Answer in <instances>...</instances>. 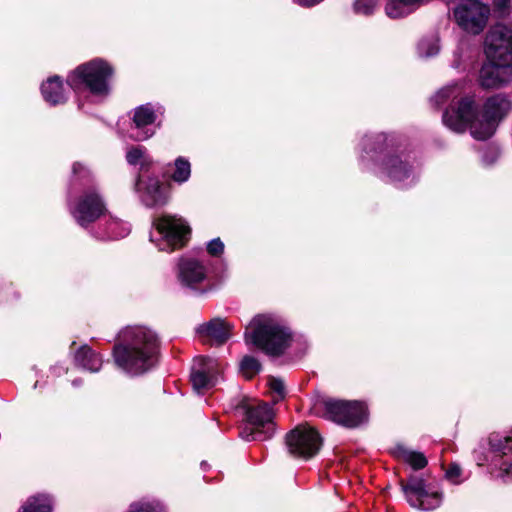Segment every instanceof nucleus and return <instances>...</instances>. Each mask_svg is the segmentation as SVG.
I'll list each match as a JSON object with an SVG mask.
<instances>
[{"label":"nucleus","mask_w":512,"mask_h":512,"mask_svg":"<svg viewBox=\"0 0 512 512\" xmlns=\"http://www.w3.org/2000/svg\"><path fill=\"white\" fill-rule=\"evenodd\" d=\"M512 109V102L502 94L493 95L480 106L475 97L468 95L450 105L442 116L444 125L455 133L469 130L479 141L494 135L501 120Z\"/></svg>","instance_id":"f257e3e1"},{"label":"nucleus","mask_w":512,"mask_h":512,"mask_svg":"<svg viewBox=\"0 0 512 512\" xmlns=\"http://www.w3.org/2000/svg\"><path fill=\"white\" fill-rule=\"evenodd\" d=\"M120 343L115 345V363L130 375H141L157 362L158 337L145 326H129L119 334Z\"/></svg>","instance_id":"f03ea898"},{"label":"nucleus","mask_w":512,"mask_h":512,"mask_svg":"<svg viewBox=\"0 0 512 512\" xmlns=\"http://www.w3.org/2000/svg\"><path fill=\"white\" fill-rule=\"evenodd\" d=\"M363 149L366 155L361 156L362 160L371 159L378 172L398 187H405L414 182L412 166L402 158V155L396 153L393 140L385 134L365 136Z\"/></svg>","instance_id":"7ed1b4c3"},{"label":"nucleus","mask_w":512,"mask_h":512,"mask_svg":"<svg viewBox=\"0 0 512 512\" xmlns=\"http://www.w3.org/2000/svg\"><path fill=\"white\" fill-rule=\"evenodd\" d=\"M245 340L267 355L280 356L290 346L292 332L280 318L261 314L255 316L246 327Z\"/></svg>","instance_id":"20e7f679"},{"label":"nucleus","mask_w":512,"mask_h":512,"mask_svg":"<svg viewBox=\"0 0 512 512\" xmlns=\"http://www.w3.org/2000/svg\"><path fill=\"white\" fill-rule=\"evenodd\" d=\"M113 68L102 59H93L78 66L67 78V83L76 93L89 91L93 96L106 97L110 93L109 79Z\"/></svg>","instance_id":"39448f33"},{"label":"nucleus","mask_w":512,"mask_h":512,"mask_svg":"<svg viewBox=\"0 0 512 512\" xmlns=\"http://www.w3.org/2000/svg\"><path fill=\"white\" fill-rule=\"evenodd\" d=\"M190 234L191 228L184 218L163 214L153 220L150 241L159 251L173 252L188 243Z\"/></svg>","instance_id":"423d86ee"},{"label":"nucleus","mask_w":512,"mask_h":512,"mask_svg":"<svg viewBox=\"0 0 512 512\" xmlns=\"http://www.w3.org/2000/svg\"><path fill=\"white\" fill-rule=\"evenodd\" d=\"M237 409L245 416L246 425L240 435L246 441H264L274 433L273 409L265 402L244 399Z\"/></svg>","instance_id":"0eeeda50"},{"label":"nucleus","mask_w":512,"mask_h":512,"mask_svg":"<svg viewBox=\"0 0 512 512\" xmlns=\"http://www.w3.org/2000/svg\"><path fill=\"white\" fill-rule=\"evenodd\" d=\"M312 411L319 417L347 428H356L368 419L367 407L359 401L321 399L315 402Z\"/></svg>","instance_id":"6e6552de"},{"label":"nucleus","mask_w":512,"mask_h":512,"mask_svg":"<svg viewBox=\"0 0 512 512\" xmlns=\"http://www.w3.org/2000/svg\"><path fill=\"white\" fill-rule=\"evenodd\" d=\"M69 211L80 226L87 227L104 215L106 205L97 187L90 184L69 202Z\"/></svg>","instance_id":"1a4fd4ad"},{"label":"nucleus","mask_w":512,"mask_h":512,"mask_svg":"<svg viewBox=\"0 0 512 512\" xmlns=\"http://www.w3.org/2000/svg\"><path fill=\"white\" fill-rule=\"evenodd\" d=\"M453 16L463 31L471 35H479L489 22L491 7L480 0H464L454 8Z\"/></svg>","instance_id":"9d476101"},{"label":"nucleus","mask_w":512,"mask_h":512,"mask_svg":"<svg viewBox=\"0 0 512 512\" xmlns=\"http://www.w3.org/2000/svg\"><path fill=\"white\" fill-rule=\"evenodd\" d=\"M286 445L292 456L307 460L318 453L322 439L314 428L300 425L286 435Z\"/></svg>","instance_id":"9b49d317"},{"label":"nucleus","mask_w":512,"mask_h":512,"mask_svg":"<svg viewBox=\"0 0 512 512\" xmlns=\"http://www.w3.org/2000/svg\"><path fill=\"white\" fill-rule=\"evenodd\" d=\"M402 487L408 503L414 508L430 511L441 505L442 495L427 487L422 478L411 476Z\"/></svg>","instance_id":"f8f14e48"},{"label":"nucleus","mask_w":512,"mask_h":512,"mask_svg":"<svg viewBox=\"0 0 512 512\" xmlns=\"http://www.w3.org/2000/svg\"><path fill=\"white\" fill-rule=\"evenodd\" d=\"M487 59L503 60L512 63V29L505 25H495L485 37Z\"/></svg>","instance_id":"ddd939ff"},{"label":"nucleus","mask_w":512,"mask_h":512,"mask_svg":"<svg viewBox=\"0 0 512 512\" xmlns=\"http://www.w3.org/2000/svg\"><path fill=\"white\" fill-rule=\"evenodd\" d=\"M177 279L182 287L191 291L205 292L208 289L207 268L194 258L183 257L179 260Z\"/></svg>","instance_id":"4468645a"},{"label":"nucleus","mask_w":512,"mask_h":512,"mask_svg":"<svg viewBox=\"0 0 512 512\" xmlns=\"http://www.w3.org/2000/svg\"><path fill=\"white\" fill-rule=\"evenodd\" d=\"M222 366L217 359L199 356L194 360L191 373L192 386L197 393H202L216 385Z\"/></svg>","instance_id":"2eb2a0df"},{"label":"nucleus","mask_w":512,"mask_h":512,"mask_svg":"<svg viewBox=\"0 0 512 512\" xmlns=\"http://www.w3.org/2000/svg\"><path fill=\"white\" fill-rule=\"evenodd\" d=\"M489 449L492 454L493 465L503 475L512 476V436L491 434Z\"/></svg>","instance_id":"dca6fc26"},{"label":"nucleus","mask_w":512,"mask_h":512,"mask_svg":"<svg viewBox=\"0 0 512 512\" xmlns=\"http://www.w3.org/2000/svg\"><path fill=\"white\" fill-rule=\"evenodd\" d=\"M157 111L150 103L135 108L129 137L136 141L152 137L155 133L153 124L157 118Z\"/></svg>","instance_id":"f3484780"},{"label":"nucleus","mask_w":512,"mask_h":512,"mask_svg":"<svg viewBox=\"0 0 512 512\" xmlns=\"http://www.w3.org/2000/svg\"><path fill=\"white\" fill-rule=\"evenodd\" d=\"M512 79V63L503 60L488 59L483 64L479 81L484 88H497Z\"/></svg>","instance_id":"a211bd4d"},{"label":"nucleus","mask_w":512,"mask_h":512,"mask_svg":"<svg viewBox=\"0 0 512 512\" xmlns=\"http://www.w3.org/2000/svg\"><path fill=\"white\" fill-rule=\"evenodd\" d=\"M231 330V324L225 319L213 318L198 325L195 332L203 342L222 345L231 337Z\"/></svg>","instance_id":"6ab92c4d"},{"label":"nucleus","mask_w":512,"mask_h":512,"mask_svg":"<svg viewBox=\"0 0 512 512\" xmlns=\"http://www.w3.org/2000/svg\"><path fill=\"white\" fill-rule=\"evenodd\" d=\"M135 190L147 207L163 205L166 202L161 183L156 177H150L147 180L139 177L135 184Z\"/></svg>","instance_id":"aec40b11"},{"label":"nucleus","mask_w":512,"mask_h":512,"mask_svg":"<svg viewBox=\"0 0 512 512\" xmlns=\"http://www.w3.org/2000/svg\"><path fill=\"white\" fill-rule=\"evenodd\" d=\"M41 92L44 100L53 106L62 104L67 100L65 88L58 76L48 78L47 81L41 85Z\"/></svg>","instance_id":"412c9836"},{"label":"nucleus","mask_w":512,"mask_h":512,"mask_svg":"<svg viewBox=\"0 0 512 512\" xmlns=\"http://www.w3.org/2000/svg\"><path fill=\"white\" fill-rule=\"evenodd\" d=\"M131 231L130 225L122 220L109 216L105 219V229L96 237L102 240H116L126 237Z\"/></svg>","instance_id":"4be33fe9"},{"label":"nucleus","mask_w":512,"mask_h":512,"mask_svg":"<svg viewBox=\"0 0 512 512\" xmlns=\"http://www.w3.org/2000/svg\"><path fill=\"white\" fill-rule=\"evenodd\" d=\"M393 455L410 465L414 470L423 469L427 465V459L423 453L410 450L403 445H397L393 449Z\"/></svg>","instance_id":"5701e85b"},{"label":"nucleus","mask_w":512,"mask_h":512,"mask_svg":"<svg viewBox=\"0 0 512 512\" xmlns=\"http://www.w3.org/2000/svg\"><path fill=\"white\" fill-rule=\"evenodd\" d=\"M75 362L82 368L97 372L102 366L101 357L87 346H82L75 355Z\"/></svg>","instance_id":"b1692460"},{"label":"nucleus","mask_w":512,"mask_h":512,"mask_svg":"<svg viewBox=\"0 0 512 512\" xmlns=\"http://www.w3.org/2000/svg\"><path fill=\"white\" fill-rule=\"evenodd\" d=\"M52 499L48 495L30 497L22 506L21 512H51Z\"/></svg>","instance_id":"393cba45"},{"label":"nucleus","mask_w":512,"mask_h":512,"mask_svg":"<svg viewBox=\"0 0 512 512\" xmlns=\"http://www.w3.org/2000/svg\"><path fill=\"white\" fill-rule=\"evenodd\" d=\"M460 93L461 89L457 84L443 87L431 98V103L439 107L450 100L456 99Z\"/></svg>","instance_id":"a878e982"},{"label":"nucleus","mask_w":512,"mask_h":512,"mask_svg":"<svg viewBox=\"0 0 512 512\" xmlns=\"http://www.w3.org/2000/svg\"><path fill=\"white\" fill-rule=\"evenodd\" d=\"M191 174V165L189 161L183 157H178L175 160V170L172 174V179L175 182H186Z\"/></svg>","instance_id":"bb28decb"},{"label":"nucleus","mask_w":512,"mask_h":512,"mask_svg":"<svg viewBox=\"0 0 512 512\" xmlns=\"http://www.w3.org/2000/svg\"><path fill=\"white\" fill-rule=\"evenodd\" d=\"M240 369L243 375L250 379L260 371L261 364L255 357L247 355L241 360Z\"/></svg>","instance_id":"cd10ccee"},{"label":"nucleus","mask_w":512,"mask_h":512,"mask_svg":"<svg viewBox=\"0 0 512 512\" xmlns=\"http://www.w3.org/2000/svg\"><path fill=\"white\" fill-rule=\"evenodd\" d=\"M439 52V43L437 38L422 39L418 44V53L421 57H431Z\"/></svg>","instance_id":"c85d7f7f"},{"label":"nucleus","mask_w":512,"mask_h":512,"mask_svg":"<svg viewBox=\"0 0 512 512\" xmlns=\"http://www.w3.org/2000/svg\"><path fill=\"white\" fill-rule=\"evenodd\" d=\"M145 148L142 146L131 147L126 153V160L130 165L140 164L143 166L146 163Z\"/></svg>","instance_id":"c756f323"},{"label":"nucleus","mask_w":512,"mask_h":512,"mask_svg":"<svg viewBox=\"0 0 512 512\" xmlns=\"http://www.w3.org/2000/svg\"><path fill=\"white\" fill-rule=\"evenodd\" d=\"M128 512H165L158 502H136L130 505Z\"/></svg>","instance_id":"7c9ffc66"},{"label":"nucleus","mask_w":512,"mask_h":512,"mask_svg":"<svg viewBox=\"0 0 512 512\" xmlns=\"http://www.w3.org/2000/svg\"><path fill=\"white\" fill-rule=\"evenodd\" d=\"M268 386L272 392L276 394L274 396V402H278L285 397V386L280 378L269 377Z\"/></svg>","instance_id":"2f4dec72"},{"label":"nucleus","mask_w":512,"mask_h":512,"mask_svg":"<svg viewBox=\"0 0 512 512\" xmlns=\"http://www.w3.org/2000/svg\"><path fill=\"white\" fill-rule=\"evenodd\" d=\"M446 478L454 483L459 484L462 482V469L457 463H451L445 472Z\"/></svg>","instance_id":"473e14b6"},{"label":"nucleus","mask_w":512,"mask_h":512,"mask_svg":"<svg viewBox=\"0 0 512 512\" xmlns=\"http://www.w3.org/2000/svg\"><path fill=\"white\" fill-rule=\"evenodd\" d=\"M377 0H356L354 9L357 13L363 15H369L373 12Z\"/></svg>","instance_id":"72a5a7b5"},{"label":"nucleus","mask_w":512,"mask_h":512,"mask_svg":"<svg viewBox=\"0 0 512 512\" xmlns=\"http://www.w3.org/2000/svg\"><path fill=\"white\" fill-rule=\"evenodd\" d=\"M511 0H493L492 6L494 12L499 17H506L510 14Z\"/></svg>","instance_id":"f704fd0d"},{"label":"nucleus","mask_w":512,"mask_h":512,"mask_svg":"<svg viewBox=\"0 0 512 512\" xmlns=\"http://www.w3.org/2000/svg\"><path fill=\"white\" fill-rule=\"evenodd\" d=\"M207 251L212 256H219L224 251V244L220 238H215L208 243Z\"/></svg>","instance_id":"c9c22d12"},{"label":"nucleus","mask_w":512,"mask_h":512,"mask_svg":"<svg viewBox=\"0 0 512 512\" xmlns=\"http://www.w3.org/2000/svg\"><path fill=\"white\" fill-rule=\"evenodd\" d=\"M73 173L77 178H83L87 183H90V172L82 164L75 163L73 165Z\"/></svg>","instance_id":"e433bc0d"},{"label":"nucleus","mask_w":512,"mask_h":512,"mask_svg":"<svg viewBox=\"0 0 512 512\" xmlns=\"http://www.w3.org/2000/svg\"><path fill=\"white\" fill-rule=\"evenodd\" d=\"M73 385H74V386H78V385H80V382H79L78 380H74V381H73Z\"/></svg>","instance_id":"4c0bfd02"},{"label":"nucleus","mask_w":512,"mask_h":512,"mask_svg":"<svg viewBox=\"0 0 512 512\" xmlns=\"http://www.w3.org/2000/svg\"><path fill=\"white\" fill-rule=\"evenodd\" d=\"M201 466L204 468L206 466V463L205 462H202L201 463Z\"/></svg>","instance_id":"58836bf2"}]
</instances>
